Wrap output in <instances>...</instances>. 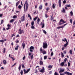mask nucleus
Instances as JSON below:
<instances>
[{
	"label": "nucleus",
	"mask_w": 75,
	"mask_h": 75,
	"mask_svg": "<svg viewBox=\"0 0 75 75\" xmlns=\"http://www.w3.org/2000/svg\"><path fill=\"white\" fill-rule=\"evenodd\" d=\"M28 4L27 1H26L25 3L24 4V11H27V10H28Z\"/></svg>",
	"instance_id": "obj_1"
},
{
	"label": "nucleus",
	"mask_w": 75,
	"mask_h": 75,
	"mask_svg": "<svg viewBox=\"0 0 75 75\" xmlns=\"http://www.w3.org/2000/svg\"><path fill=\"white\" fill-rule=\"evenodd\" d=\"M47 47L48 44H47V43L46 42L43 43L42 47L44 49L47 48Z\"/></svg>",
	"instance_id": "obj_2"
},
{
	"label": "nucleus",
	"mask_w": 75,
	"mask_h": 75,
	"mask_svg": "<svg viewBox=\"0 0 75 75\" xmlns=\"http://www.w3.org/2000/svg\"><path fill=\"white\" fill-rule=\"evenodd\" d=\"M30 71V68L28 69L26 71V70H25V69H23V71L24 72L25 74H27V73H28V72H29Z\"/></svg>",
	"instance_id": "obj_3"
},
{
	"label": "nucleus",
	"mask_w": 75,
	"mask_h": 75,
	"mask_svg": "<svg viewBox=\"0 0 75 75\" xmlns=\"http://www.w3.org/2000/svg\"><path fill=\"white\" fill-rule=\"evenodd\" d=\"M34 47L33 46H32L31 47H30V48H29V49H30V52H34Z\"/></svg>",
	"instance_id": "obj_4"
},
{
	"label": "nucleus",
	"mask_w": 75,
	"mask_h": 75,
	"mask_svg": "<svg viewBox=\"0 0 75 75\" xmlns=\"http://www.w3.org/2000/svg\"><path fill=\"white\" fill-rule=\"evenodd\" d=\"M45 69H44V67H43L42 69L40 70V72L44 73L45 72Z\"/></svg>",
	"instance_id": "obj_5"
},
{
	"label": "nucleus",
	"mask_w": 75,
	"mask_h": 75,
	"mask_svg": "<svg viewBox=\"0 0 75 75\" xmlns=\"http://www.w3.org/2000/svg\"><path fill=\"white\" fill-rule=\"evenodd\" d=\"M40 25H42V28H43L44 27H45V24H44V23L42 22L40 23Z\"/></svg>",
	"instance_id": "obj_6"
},
{
	"label": "nucleus",
	"mask_w": 75,
	"mask_h": 75,
	"mask_svg": "<svg viewBox=\"0 0 75 75\" xmlns=\"http://www.w3.org/2000/svg\"><path fill=\"white\" fill-rule=\"evenodd\" d=\"M25 16L24 15L23 16L21 17V21H24V20H25Z\"/></svg>",
	"instance_id": "obj_7"
},
{
	"label": "nucleus",
	"mask_w": 75,
	"mask_h": 75,
	"mask_svg": "<svg viewBox=\"0 0 75 75\" xmlns=\"http://www.w3.org/2000/svg\"><path fill=\"white\" fill-rule=\"evenodd\" d=\"M60 71H59V73H62L64 71H65V69H60Z\"/></svg>",
	"instance_id": "obj_8"
},
{
	"label": "nucleus",
	"mask_w": 75,
	"mask_h": 75,
	"mask_svg": "<svg viewBox=\"0 0 75 75\" xmlns=\"http://www.w3.org/2000/svg\"><path fill=\"white\" fill-rule=\"evenodd\" d=\"M58 3L59 4V7H61V0H59L58 1Z\"/></svg>",
	"instance_id": "obj_9"
},
{
	"label": "nucleus",
	"mask_w": 75,
	"mask_h": 75,
	"mask_svg": "<svg viewBox=\"0 0 75 75\" xmlns=\"http://www.w3.org/2000/svg\"><path fill=\"white\" fill-rule=\"evenodd\" d=\"M22 46L23 47V49H24L25 48V44L24 43V42H23L22 44Z\"/></svg>",
	"instance_id": "obj_10"
},
{
	"label": "nucleus",
	"mask_w": 75,
	"mask_h": 75,
	"mask_svg": "<svg viewBox=\"0 0 75 75\" xmlns=\"http://www.w3.org/2000/svg\"><path fill=\"white\" fill-rule=\"evenodd\" d=\"M60 22H62L63 23H65L66 21L63 20L62 19H61L60 20Z\"/></svg>",
	"instance_id": "obj_11"
},
{
	"label": "nucleus",
	"mask_w": 75,
	"mask_h": 75,
	"mask_svg": "<svg viewBox=\"0 0 75 75\" xmlns=\"http://www.w3.org/2000/svg\"><path fill=\"white\" fill-rule=\"evenodd\" d=\"M67 23H66L63 26H60V28H64V27L66 25H67Z\"/></svg>",
	"instance_id": "obj_12"
},
{
	"label": "nucleus",
	"mask_w": 75,
	"mask_h": 75,
	"mask_svg": "<svg viewBox=\"0 0 75 75\" xmlns=\"http://www.w3.org/2000/svg\"><path fill=\"white\" fill-rule=\"evenodd\" d=\"M39 10H41L42 8V5H40L39 6Z\"/></svg>",
	"instance_id": "obj_13"
},
{
	"label": "nucleus",
	"mask_w": 75,
	"mask_h": 75,
	"mask_svg": "<svg viewBox=\"0 0 75 75\" xmlns=\"http://www.w3.org/2000/svg\"><path fill=\"white\" fill-rule=\"evenodd\" d=\"M40 65H43V62H42V61L40 60Z\"/></svg>",
	"instance_id": "obj_14"
},
{
	"label": "nucleus",
	"mask_w": 75,
	"mask_h": 75,
	"mask_svg": "<svg viewBox=\"0 0 75 75\" xmlns=\"http://www.w3.org/2000/svg\"><path fill=\"white\" fill-rule=\"evenodd\" d=\"M64 63H65V62H63L60 64V65H61L62 67H63L64 66Z\"/></svg>",
	"instance_id": "obj_15"
},
{
	"label": "nucleus",
	"mask_w": 75,
	"mask_h": 75,
	"mask_svg": "<svg viewBox=\"0 0 75 75\" xmlns=\"http://www.w3.org/2000/svg\"><path fill=\"white\" fill-rule=\"evenodd\" d=\"M31 25L32 26H34V21H32L31 22Z\"/></svg>",
	"instance_id": "obj_16"
},
{
	"label": "nucleus",
	"mask_w": 75,
	"mask_h": 75,
	"mask_svg": "<svg viewBox=\"0 0 75 75\" xmlns=\"http://www.w3.org/2000/svg\"><path fill=\"white\" fill-rule=\"evenodd\" d=\"M69 52L71 55H72V50H71L69 51Z\"/></svg>",
	"instance_id": "obj_17"
},
{
	"label": "nucleus",
	"mask_w": 75,
	"mask_h": 75,
	"mask_svg": "<svg viewBox=\"0 0 75 75\" xmlns=\"http://www.w3.org/2000/svg\"><path fill=\"white\" fill-rule=\"evenodd\" d=\"M61 22H60V20L59 22V25H62V24H64V23H62Z\"/></svg>",
	"instance_id": "obj_18"
},
{
	"label": "nucleus",
	"mask_w": 75,
	"mask_h": 75,
	"mask_svg": "<svg viewBox=\"0 0 75 75\" xmlns=\"http://www.w3.org/2000/svg\"><path fill=\"white\" fill-rule=\"evenodd\" d=\"M68 45V42H67V43L64 45V46L65 47H66Z\"/></svg>",
	"instance_id": "obj_19"
},
{
	"label": "nucleus",
	"mask_w": 75,
	"mask_h": 75,
	"mask_svg": "<svg viewBox=\"0 0 75 75\" xmlns=\"http://www.w3.org/2000/svg\"><path fill=\"white\" fill-rule=\"evenodd\" d=\"M40 52L42 53V54L43 53V52H42V47H41L40 49Z\"/></svg>",
	"instance_id": "obj_20"
},
{
	"label": "nucleus",
	"mask_w": 75,
	"mask_h": 75,
	"mask_svg": "<svg viewBox=\"0 0 75 75\" xmlns=\"http://www.w3.org/2000/svg\"><path fill=\"white\" fill-rule=\"evenodd\" d=\"M37 18H38V16H37L35 17V18H33V20H34V21H35V20H37Z\"/></svg>",
	"instance_id": "obj_21"
},
{
	"label": "nucleus",
	"mask_w": 75,
	"mask_h": 75,
	"mask_svg": "<svg viewBox=\"0 0 75 75\" xmlns=\"http://www.w3.org/2000/svg\"><path fill=\"white\" fill-rule=\"evenodd\" d=\"M48 68L50 69H51V68H52V66L51 65H50L48 66Z\"/></svg>",
	"instance_id": "obj_22"
},
{
	"label": "nucleus",
	"mask_w": 75,
	"mask_h": 75,
	"mask_svg": "<svg viewBox=\"0 0 75 75\" xmlns=\"http://www.w3.org/2000/svg\"><path fill=\"white\" fill-rule=\"evenodd\" d=\"M3 62L4 64H7V62H6V61L5 60H4L3 61Z\"/></svg>",
	"instance_id": "obj_23"
},
{
	"label": "nucleus",
	"mask_w": 75,
	"mask_h": 75,
	"mask_svg": "<svg viewBox=\"0 0 75 75\" xmlns=\"http://www.w3.org/2000/svg\"><path fill=\"white\" fill-rule=\"evenodd\" d=\"M61 54L62 57V58H64V55L63 53H62V52H61Z\"/></svg>",
	"instance_id": "obj_24"
},
{
	"label": "nucleus",
	"mask_w": 75,
	"mask_h": 75,
	"mask_svg": "<svg viewBox=\"0 0 75 75\" xmlns=\"http://www.w3.org/2000/svg\"><path fill=\"white\" fill-rule=\"evenodd\" d=\"M62 9H63V10H62L63 13H65V8H63Z\"/></svg>",
	"instance_id": "obj_25"
},
{
	"label": "nucleus",
	"mask_w": 75,
	"mask_h": 75,
	"mask_svg": "<svg viewBox=\"0 0 75 75\" xmlns=\"http://www.w3.org/2000/svg\"><path fill=\"white\" fill-rule=\"evenodd\" d=\"M22 32H23V33H24V31H23V30H21L20 32H19V34H22Z\"/></svg>",
	"instance_id": "obj_26"
},
{
	"label": "nucleus",
	"mask_w": 75,
	"mask_h": 75,
	"mask_svg": "<svg viewBox=\"0 0 75 75\" xmlns=\"http://www.w3.org/2000/svg\"><path fill=\"white\" fill-rule=\"evenodd\" d=\"M52 8H55V4H53L52 5Z\"/></svg>",
	"instance_id": "obj_27"
},
{
	"label": "nucleus",
	"mask_w": 75,
	"mask_h": 75,
	"mask_svg": "<svg viewBox=\"0 0 75 75\" xmlns=\"http://www.w3.org/2000/svg\"><path fill=\"white\" fill-rule=\"evenodd\" d=\"M43 32L45 34H47V32H46L45 30H42Z\"/></svg>",
	"instance_id": "obj_28"
},
{
	"label": "nucleus",
	"mask_w": 75,
	"mask_h": 75,
	"mask_svg": "<svg viewBox=\"0 0 75 75\" xmlns=\"http://www.w3.org/2000/svg\"><path fill=\"white\" fill-rule=\"evenodd\" d=\"M66 7H70L71 5H70L67 4L66 5Z\"/></svg>",
	"instance_id": "obj_29"
},
{
	"label": "nucleus",
	"mask_w": 75,
	"mask_h": 75,
	"mask_svg": "<svg viewBox=\"0 0 75 75\" xmlns=\"http://www.w3.org/2000/svg\"><path fill=\"white\" fill-rule=\"evenodd\" d=\"M70 13L71 14V16H72L73 15V12H72V11H71V12H70Z\"/></svg>",
	"instance_id": "obj_30"
},
{
	"label": "nucleus",
	"mask_w": 75,
	"mask_h": 75,
	"mask_svg": "<svg viewBox=\"0 0 75 75\" xmlns=\"http://www.w3.org/2000/svg\"><path fill=\"white\" fill-rule=\"evenodd\" d=\"M68 72L67 71H65L64 73V74H66V75H68Z\"/></svg>",
	"instance_id": "obj_31"
},
{
	"label": "nucleus",
	"mask_w": 75,
	"mask_h": 75,
	"mask_svg": "<svg viewBox=\"0 0 75 75\" xmlns=\"http://www.w3.org/2000/svg\"><path fill=\"white\" fill-rule=\"evenodd\" d=\"M22 68H25V66H24V64H23L22 65Z\"/></svg>",
	"instance_id": "obj_32"
},
{
	"label": "nucleus",
	"mask_w": 75,
	"mask_h": 75,
	"mask_svg": "<svg viewBox=\"0 0 75 75\" xmlns=\"http://www.w3.org/2000/svg\"><path fill=\"white\" fill-rule=\"evenodd\" d=\"M47 56H45L44 57V59H47Z\"/></svg>",
	"instance_id": "obj_33"
},
{
	"label": "nucleus",
	"mask_w": 75,
	"mask_h": 75,
	"mask_svg": "<svg viewBox=\"0 0 75 75\" xmlns=\"http://www.w3.org/2000/svg\"><path fill=\"white\" fill-rule=\"evenodd\" d=\"M14 19H12V20H10V22H11V23H13V22H14Z\"/></svg>",
	"instance_id": "obj_34"
},
{
	"label": "nucleus",
	"mask_w": 75,
	"mask_h": 75,
	"mask_svg": "<svg viewBox=\"0 0 75 75\" xmlns=\"http://www.w3.org/2000/svg\"><path fill=\"white\" fill-rule=\"evenodd\" d=\"M21 7H22V6H21V5H19L18 6V8L19 9H21Z\"/></svg>",
	"instance_id": "obj_35"
},
{
	"label": "nucleus",
	"mask_w": 75,
	"mask_h": 75,
	"mask_svg": "<svg viewBox=\"0 0 75 75\" xmlns=\"http://www.w3.org/2000/svg\"><path fill=\"white\" fill-rule=\"evenodd\" d=\"M70 65H71V63H69V62H68V67H70Z\"/></svg>",
	"instance_id": "obj_36"
},
{
	"label": "nucleus",
	"mask_w": 75,
	"mask_h": 75,
	"mask_svg": "<svg viewBox=\"0 0 75 75\" xmlns=\"http://www.w3.org/2000/svg\"><path fill=\"white\" fill-rule=\"evenodd\" d=\"M17 16L15 15L13 17V18H17Z\"/></svg>",
	"instance_id": "obj_37"
},
{
	"label": "nucleus",
	"mask_w": 75,
	"mask_h": 75,
	"mask_svg": "<svg viewBox=\"0 0 75 75\" xmlns=\"http://www.w3.org/2000/svg\"><path fill=\"white\" fill-rule=\"evenodd\" d=\"M20 73L21 75H23V70H21Z\"/></svg>",
	"instance_id": "obj_38"
},
{
	"label": "nucleus",
	"mask_w": 75,
	"mask_h": 75,
	"mask_svg": "<svg viewBox=\"0 0 75 75\" xmlns=\"http://www.w3.org/2000/svg\"><path fill=\"white\" fill-rule=\"evenodd\" d=\"M42 52H43V53L44 54H47V52H46V51H42Z\"/></svg>",
	"instance_id": "obj_39"
},
{
	"label": "nucleus",
	"mask_w": 75,
	"mask_h": 75,
	"mask_svg": "<svg viewBox=\"0 0 75 75\" xmlns=\"http://www.w3.org/2000/svg\"><path fill=\"white\" fill-rule=\"evenodd\" d=\"M4 40H0V42H4Z\"/></svg>",
	"instance_id": "obj_40"
},
{
	"label": "nucleus",
	"mask_w": 75,
	"mask_h": 75,
	"mask_svg": "<svg viewBox=\"0 0 75 75\" xmlns=\"http://www.w3.org/2000/svg\"><path fill=\"white\" fill-rule=\"evenodd\" d=\"M18 69L20 71V69H21V65H20V66H19V67L18 68Z\"/></svg>",
	"instance_id": "obj_41"
},
{
	"label": "nucleus",
	"mask_w": 75,
	"mask_h": 75,
	"mask_svg": "<svg viewBox=\"0 0 75 75\" xmlns=\"http://www.w3.org/2000/svg\"><path fill=\"white\" fill-rule=\"evenodd\" d=\"M6 52V48H4L3 50V52L4 53H5Z\"/></svg>",
	"instance_id": "obj_42"
},
{
	"label": "nucleus",
	"mask_w": 75,
	"mask_h": 75,
	"mask_svg": "<svg viewBox=\"0 0 75 75\" xmlns=\"http://www.w3.org/2000/svg\"><path fill=\"white\" fill-rule=\"evenodd\" d=\"M54 75H59L58 73H57V72H55L54 74Z\"/></svg>",
	"instance_id": "obj_43"
},
{
	"label": "nucleus",
	"mask_w": 75,
	"mask_h": 75,
	"mask_svg": "<svg viewBox=\"0 0 75 75\" xmlns=\"http://www.w3.org/2000/svg\"><path fill=\"white\" fill-rule=\"evenodd\" d=\"M68 75H72V73H69V72H68Z\"/></svg>",
	"instance_id": "obj_44"
},
{
	"label": "nucleus",
	"mask_w": 75,
	"mask_h": 75,
	"mask_svg": "<svg viewBox=\"0 0 75 75\" xmlns=\"http://www.w3.org/2000/svg\"><path fill=\"white\" fill-rule=\"evenodd\" d=\"M10 58H12L13 59L12 61H14V60H15V59L13 57H11Z\"/></svg>",
	"instance_id": "obj_45"
},
{
	"label": "nucleus",
	"mask_w": 75,
	"mask_h": 75,
	"mask_svg": "<svg viewBox=\"0 0 75 75\" xmlns=\"http://www.w3.org/2000/svg\"><path fill=\"white\" fill-rule=\"evenodd\" d=\"M31 28H32V29H34V28H35V27H34V26H32L31 27Z\"/></svg>",
	"instance_id": "obj_46"
},
{
	"label": "nucleus",
	"mask_w": 75,
	"mask_h": 75,
	"mask_svg": "<svg viewBox=\"0 0 75 75\" xmlns=\"http://www.w3.org/2000/svg\"><path fill=\"white\" fill-rule=\"evenodd\" d=\"M37 21H38V22H40V18H38V20H37Z\"/></svg>",
	"instance_id": "obj_47"
},
{
	"label": "nucleus",
	"mask_w": 75,
	"mask_h": 75,
	"mask_svg": "<svg viewBox=\"0 0 75 75\" xmlns=\"http://www.w3.org/2000/svg\"><path fill=\"white\" fill-rule=\"evenodd\" d=\"M64 60L65 62L67 61V58H65Z\"/></svg>",
	"instance_id": "obj_48"
},
{
	"label": "nucleus",
	"mask_w": 75,
	"mask_h": 75,
	"mask_svg": "<svg viewBox=\"0 0 75 75\" xmlns=\"http://www.w3.org/2000/svg\"><path fill=\"white\" fill-rule=\"evenodd\" d=\"M63 3L64 4H65V3H66V1L65 0H64V1H63Z\"/></svg>",
	"instance_id": "obj_49"
},
{
	"label": "nucleus",
	"mask_w": 75,
	"mask_h": 75,
	"mask_svg": "<svg viewBox=\"0 0 75 75\" xmlns=\"http://www.w3.org/2000/svg\"><path fill=\"white\" fill-rule=\"evenodd\" d=\"M51 56H52L54 55V53L53 52H52L51 54Z\"/></svg>",
	"instance_id": "obj_50"
},
{
	"label": "nucleus",
	"mask_w": 75,
	"mask_h": 75,
	"mask_svg": "<svg viewBox=\"0 0 75 75\" xmlns=\"http://www.w3.org/2000/svg\"><path fill=\"white\" fill-rule=\"evenodd\" d=\"M15 35H14V34H12L11 35V37H13V36H15Z\"/></svg>",
	"instance_id": "obj_51"
},
{
	"label": "nucleus",
	"mask_w": 75,
	"mask_h": 75,
	"mask_svg": "<svg viewBox=\"0 0 75 75\" xmlns=\"http://www.w3.org/2000/svg\"><path fill=\"white\" fill-rule=\"evenodd\" d=\"M70 22L71 23H72V19H70Z\"/></svg>",
	"instance_id": "obj_52"
},
{
	"label": "nucleus",
	"mask_w": 75,
	"mask_h": 75,
	"mask_svg": "<svg viewBox=\"0 0 75 75\" xmlns=\"http://www.w3.org/2000/svg\"><path fill=\"white\" fill-rule=\"evenodd\" d=\"M64 41H66L67 42H68V41H67V39L66 38H64Z\"/></svg>",
	"instance_id": "obj_53"
},
{
	"label": "nucleus",
	"mask_w": 75,
	"mask_h": 75,
	"mask_svg": "<svg viewBox=\"0 0 75 75\" xmlns=\"http://www.w3.org/2000/svg\"><path fill=\"white\" fill-rule=\"evenodd\" d=\"M51 19H50L52 21V20H53V19H54V18L52 17V16L51 17Z\"/></svg>",
	"instance_id": "obj_54"
},
{
	"label": "nucleus",
	"mask_w": 75,
	"mask_h": 75,
	"mask_svg": "<svg viewBox=\"0 0 75 75\" xmlns=\"http://www.w3.org/2000/svg\"><path fill=\"white\" fill-rule=\"evenodd\" d=\"M30 58H31V59H33V55H32L31 57H30Z\"/></svg>",
	"instance_id": "obj_55"
},
{
	"label": "nucleus",
	"mask_w": 75,
	"mask_h": 75,
	"mask_svg": "<svg viewBox=\"0 0 75 75\" xmlns=\"http://www.w3.org/2000/svg\"><path fill=\"white\" fill-rule=\"evenodd\" d=\"M10 28H9V27H8V28H6V30H9Z\"/></svg>",
	"instance_id": "obj_56"
},
{
	"label": "nucleus",
	"mask_w": 75,
	"mask_h": 75,
	"mask_svg": "<svg viewBox=\"0 0 75 75\" xmlns=\"http://www.w3.org/2000/svg\"><path fill=\"white\" fill-rule=\"evenodd\" d=\"M28 17H31V16H30V14H28Z\"/></svg>",
	"instance_id": "obj_57"
},
{
	"label": "nucleus",
	"mask_w": 75,
	"mask_h": 75,
	"mask_svg": "<svg viewBox=\"0 0 75 75\" xmlns=\"http://www.w3.org/2000/svg\"><path fill=\"white\" fill-rule=\"evenodd\" d=\"M28 55H29V56H30V55H31V53L29 52Z\"/></svg>",
	"instance_id": "obj_58"
},
{
	"label": "nucleus",
	"mask_w": 75,
	"mask_h": 75,
	"mask_svg": "<svg viewBox=\"0 0 75 75\" xmlns=\"http://www.w3.org/2000/svg\"><path fill=\"white\" fill-rule=\"evenodd\" d=\"M3 16V14H0V17H1Z\"/></svg>",
	"instance_id": "obj_59"
},
{
	"label": "nucleus",
	"mask_w": 75,
	"mask_h": 75,
	"mask_svg": "<svg viewBox=\"0 0 75 75\" xmlns=\"http://www.w3.org/2000/svg\"><path fill=\"white\" fill-rule=\"evenodd\" d=\"M49 10V8L48 7H47L46 9V10H47V11H48Z\"/></svg>",
	"instance_id": "obj_60"
},
{
	"label": "nucleus",
	"mask_w": 75,
	"mask_h": 75,
	"mask_svg": "<svg viewBox=\"0 0 75 75\" xmlns=\"http://www.w3.org/2000/svg\"><path fill=\"white\" fill-rule=\"evenodd\" d=\"M36 12L37 11H35L33 13V14H35V13H36Z\"/></svg>",
	"instance_id": "obj_61"
},
{
	"label": "nucleus",
	"mask_w": 75,
	"mask_h": 75,
	"mask_svg": "<svg viewBox=\"0 0 75 75\" xmlns=\"http://www.w3.org/2000/svg\"><path fill=\"white\" fill-rule=\"evenodd\" d=\"M18 5V3H16V6H17Z\"/></svg>",
	"instance_id": "obj_62"
},
{
	"label": "nucleus",
	"mask_w": 75,
	"mask_h": 75,
	"mask_svg": "<svg viewBox=\"0 0 75 75\" xmlns=\"http://www.w3.org/2000/svg\"><path fill=\"white\" fill-rule=\"evenodd\" d=\"M7 27H10V25L9 24H8L7 25Z\"/></svg>",
	"instance_id": "obj_63"
},
{
	"label": "nucleus",
	"mask_w": 75,
	"mask_h": 75,
	"mask_svg": "<svg viewBox=\"0 0 75 75\" xmlns=\"http://www.w3.org/2000/svg\"><path fill=\"white\" fill-rule=\"evenodd\" d=\"M25 56H24V57H23V60H24V59H25Z\"/></svg>",
	"instance_id": "obj_64"
}]
</instances>
